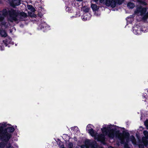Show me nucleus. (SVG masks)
<instances>
[{"label":"nucleus","mask_w":148,"mask_h":148,"mask_svg":"<svg viewBox=\"0 0 148 148\" xmlns=\"http://www.w3.org/2000/svg\"><path fill=\"white\" fill-rule=\"evenodd\" d=\"M3 15L4 16H9L8 21L11 23H13L14 21H16L17 19L16 17L18 15V13L16 12V10L13 8L7 10L5 8L3 9L2 10Z\"/></svg>","instance_id":"1"},{"label":"nucleus","mask_w":148,"mask_h":148,"mask_svg":"<svg viewBox=\"0 0 148 148\" xmlns=\"http://www.w3.org/2000/svg\"><path fill=\"white\" fill-rule=\"evenodd\" d=\"M115 134L116 137H118L120 140L121 144H123L125 143V138L127 142H128L129 140L130 134L129 132L123 131L122 134L120 132L119 130H117L115 132Z\"/></svg>","instance_id":"2"},{"label":"nucleus","mask_w":148,"mask_h":148,"mask_svg":"<svg viewBox=\"0 0 148 148\" xmlns=\"http://www.w3.org/2000/svg\"><path fill=\"white\" fill-rule=\"evenodd\" d=\"M12 137V135L11 134L3 130V127H0V140L7 143Z\"/></svg>","instance_id":"3"},{"label":"nucleus","mask_w":148,"mask_h":148,"mask_svg":"<svg viewBox=\"0 0 148 148\" xmlns=\"http://www.w3.org/2000/svg\"><path fill=\"white\" fill-rule=\"evenodd\" d=\"M147 10V7H143L142 6H137L136 9L134 11V13L135 14L140 13V15L142 16L145 14Z\"/></svg>","instance_id":"4"},{"label":"nucleus","mask_w":148,"mask_h":148,"mask_svg":"<svg viewBox=\"0 0 148 148\" xmlns=\"http://www.w3.org/2000/svg\"><path fill=\"white\" fill-rule=\"evenodd\" d=\"M94 139L97 140L98 141L100 142L103 145H105L106 137L105 135L104 134H101L97 135V134L95 136Z\"/></svg>","instance_id":"5"},{"label":"nucleus","mask_w":148,"mask_h":148,"mask_svg":"<svg viewBox=\"0 0 148 148\" xmlns=\"http://www.w3.org/2000/svg\"><path fill=\"white\" fill-rule=\"evenodd\" d=\"M90 8L88 7H84L83 10L85 12L83 15V18L82 19L86 20L89 19V17L87 16V13L89 12Z\"/></svg>","instance_id":"6"},{"label":"nucleus","mask_w":148,"mask_h":148,"mask_svg":"<svg viewBox=\"0 0 148 148\" xmlns=\"http://www.w3.org/2000/svg\"><path fill=\"white\" fill-rule=\"evenodd\" d=\"M40 27L43 32H45L49 29V26L45 23H42L40 25Z\"/></svg>","instance_id":"7"},{"label":"nucleus","mask_w":148,"mask_h":148,"mask_svg":"<svg viewBox=\"0 0 148 148\" xmlns=\"http://www.w3.org/2000/svg\"><path fill=\"white\" fill-rule=\"evenodd\" d=\"M116 131L113 129H110V130H109V131L108 132L107 134L108 135L109 137L113 138L114 137V135H115V132Z\"/></svg>","instance_id":"8"},{"label":"nucleus","mask_w":148,"mask_h":148,"mask_svg":"<svg viewBox=\"0 0 148 148\" xmlns=\"http://www.w3.org/2000/svg\"><path fill=\"white\" fill-rule=\"evenodd\" d=\"M21 4L20 0H12L10 3V5L13 7L20 5Z\"/></svg>","instance_id":"9"},{"label":"nucleus","mask_w":148,"mask_h":148,"mask_svg":"<svg viewBox=\"0 0 148 148\" xmlns=\"http://www.w3.org/2000/svg\"><path fill=\"white\" fill-rule=\"evenodd\" d=\"M16 12L18 13V15H17V16L16 17V18L17 19V20L16 21H14V22H17V21H18V19L17 17L18 16H21L23 17H24V18H26L28 16L27 14L26 13L24 12H22L19 13L18 12V11H16Z\"/></svg>","instance_id":"10"},{"label":"nucleus","mask_w":148,"mask_h":148,"mask_svg":"<svg viewBox=\"0 0 148 148\" xmlns=\"http://www.w3.org/2000/svg\"><path fill=\"white\" fill-rule=\"evenodd\" d=\"M3 130L6 132H8L9 133H13L15 130L14 128L12 126L7 127L3 129Z\"/></svg>","instance_id":"11"},{"label":"nucleus","mask_w":148,"mask_h":148,"mask_svg":"<svg viewBox=\"0 0 148 148\" xmlns=\"http://www.w3.org/2000/svg\"><path fill=\"white\" fill-rule=\"evenodd\" d=\"M86 130L92 136L95 137L97 134V133H95L94 130L92 128H86Z\"/></svg>","instance_id":"12"},{"label":"nucleus","mask_w":148,"mask_h":148,"mask_svg":"<svg viewBox=\"0 0 148 148\" xmlns=\"http://www.w3.org/2000/svg\"><path fill=\"white\" fill-rule=\"evenodd\" d=\"M90 145L92 148H97L98 145L95 141H94L91 142L89 144Z\"/></svg>","instance_id":"13"},{"label":"nucleus","mask_w":148,"mask_h":148,"mask_svg":"<svg viewBox=\"0 0 148 148\" xmlns=\"http://www.w3.org/2000/svg\"><path fill=\"white\" fill-rule=\"evenodd\" d=\"M148 138L146 137H143L142 138V142L144 144L145 146L147 147L148 145Z\"/></svg>","instance_id":"14"},{"label":"nucleus","mask_w":148,"mask_h":148,"mask_svg":"<svg viewBox=\"0 0 148 148\" xmlns=\"http://www.w3.org/2000/svg\"><path fill=\"white\" fill-rule=\"evenodd\" d=\"M91 7L93 11H96L98 10L99 9V7L97 6L95 4H92Z\"/></svg>","instance_id":"15"},{"label":"nucleus","mask_w":148,"mask_h":148,"mask_svg":"<svg viewBox=\"0 0 148 148\" xmlns=\"http://www.w3.org/2000/svg\"><path fill=\"white\" fill-rule=\"evenodd\" d=\"M0 34L2 37H6L7 36V34L5 30L1 29L0 32Z\"/></svg>","instance_id":"16"},{"label":"nucleus","mask_w":148,"mask_h":148,"mask_svg":"<svg viewBox=\"0 0 148 148\" xmlns=\"http://www.w3.org/2000/svg\"><path fill=\"white\" fill-rule=\"evenodd\" d=\"M110 2V6L112 8H114L116 6V4H117L116 1L115 0H111Z\"/></svg>","instance_id":"17"},{"label":"nucleus","mask_w":148,"mask_h":148,"mask_svg":"<svg viewBox=\"0 0 148 148\" xmlns=\"http://www.w3.org/2000/svg\"><path fill=\"white\" fill-rule=\"evenodd\" d=\"M110 129V127H103L101 128V130L103 133H105L107 134Z\"/></svg>","instance_id":"18"},{"label":"nucleus","mask_w":148,"mask_h":148,"mask_svg":"<svg viewBox=\"0 0 148 148\" xmlns=\"http://www.w3.org/2000/svg\"><path fill=\"white\" fill-rule=\"evenodd\" d=\"M27 8V9L32 12H34L36 11L35 8L31 5H28Z\"/></svg>","instance_id":"19"},{"label":"nucleus","mask_w":148,"mask_h":148,"mask_svg":"<svg viewBox=\"0 0 148 148\" xmlns=\"http://www.w3.org/2000/svg\"><path fill=\"white\" fill-rule=\"evenodd\" d=\"M130 141L132 143L134 144H135L136 143V141L134 136L133 135H132L130 138Z\"/></svg>","instance_id":"20"},{"label":"nucleus","mask_w":148,"mask_h":148,"mask_svg":"<svg viewBox=\"0 0 148 148\" xmlns=\"http://www.w3.org/2000/svg\"><path fill=\"white\" fill-rule=\"evenodd\" d=\"M127 6L131 9L133 8L135 6V4L133 3L129 2L127 3Z\"/></svg>","instance_id":"21"},{"label":"nucleus","mask_w":148,"mask_h":148,"mask_svg":"<svg viewBox=\"0 0 148 148\" xmlns=\"http://www.w3.org/2000/svg\"><path fill=\"white\" fill-rule=\"evenodd\" d=\"M143 16L142 18V20L144 21L146 20L148 18V11L147 13H145V14L143 15Z\"/></svg>","instance_id":"22"},{"label":"nucleus","mask_w":148,"mask_h":148,"mask_svg":"<svg viewBox=\"0 0 148 148\" xmlns=\"http://www.w3.org/2000/svg\"><path fill=\"white\" fill-rule=\"evenodd\" d=\"M9 40H10V39L9 38L8 39H6L5 40H3V42L4 44L6 46H7L8 44L10 43V41H9Z\"/></svg>","instance_id":"23"},{"label":"nucleus","mask_w":148,"mask_h":148,"mask_svg":"<svg viewBox=\"0 0 148 148\" xmlns=\"http://www.w3.org/2000/svg\"><path fill=\"white\" fill-rule=\"evenodd\" d=\"M139 2L140 4L143 5H147V3L145 2L144 0H139L138 1Z\"/></svg>","instance_id":"24"},{"label":"nucleus","mask_w":148,"mask_h":148,"mask_svg":"<svg viewBox=\"0 0 148 148\" xmlns=\"http://www.w3.org/2000/svg\"><path fill=\"white\" fill-rule=\"evenodd\" d=\"M116 4L119 5L121 4L124 2V0H115Z\"/></svg>","instance_id":"25"},{"label":"nucleus","mask_w":148,"mask_h":148,"mask_svg":"<svg viewBox=\"0 0 148 148\" xmlns=\"http://www.w3.org/2000/svg\"><path fill=\"white\" fill-rule=\"evenodd\" d=\"M111 0H106L105 4L107 6H110Z\"/></svg>","instance_id":"26"},{"label":"nucleus","mask_w":148,"mask_h":148,"mask_svg":"<svg viewBox=\"0 0 148 148\" xmlns=\"http://www.w3.org/2000/svg\"><path fill=\"white\" fill-rule=\"evenodd\" d=\"M145 126L147 129H148V119H146L144 122Z\"/></svg>","instance_id":"27"},{"label":"nucleus","mask_w":148,"mask_h":148,"mask_svg":"<svg viewBox=\"0 0 148 148\" xmlns=\"http://www.w3.org/2000/svg\"><path fill=\"white\" fill-rule=\"evenodd\" d=\"M143 134L145 136L144 137L148 138V132L147 131H144L143 132Z\"/></svg>","instance_id":"28"},{"label":"nucleus","mask_w":148,"mask_h":148,"mask_svg":"<svg viewBox=\"0 0 148 148\" xmlns=\"http://www.w3.org/2000/svg\"><path fill=\"white\" fill-rule=\"evenodd\" d=\"M135 28H134V29H133V32L135 34H137L138 33V30H137V29H135Z\"/></svg>","instance_id":"29"},{"label":"nucleus","mask_w":148,"mask_h":148,"mask_svg":"<svg viewBox=\"0 0 148 148\" xmlns=\"http://www.w3.org/2000/svg\"><path fill=\"white\" fill-rule=\"evenodd\" d=\"M124 148H130L127 143H125L124 144Z\"/></svg>","instance_id":"30"},{"label":"nucleus","mask_w":148,"mask_h":148,"mask_svg":"<svg viewBox=\"0 0 148 148\" xmlns=\"http://www.w3.org/2000/svg\"><path fill=\"white\" fill-rule=\"evenodd\" d=\"M138 146L139 148H144V146H145V145L143 143V144H140L138 145Z\"/></svg>","instance_id":"31"},{"label":"nucleus","mask_w":148,"mask_h":148,"mask_svg":"<svg viewBox=\"0 0 148 148\" xmlns=\"http://www.w3.org/2000/svg\"><path fill=\"white\" fill-rule=\"evenodd\" d=\"M1 125H2L0 127H3H3H6L7 126V125L6 124V123H2Z\"/></svg>","instance_id":"32"},{"label":"nucleus","mask_w":148,"mask_h":148,"mask_svg":"<svg viewBox=\"0 0 148 148\" xmlns=\"http://www.w3.org/2000/svg\"><path fill=\"white\" fill-rule=\"evenodd\" d=\"M73 144L72 143H70L69 145L68 146L69 148H73Z\"/></svg>","instance_id":"33"},{"label":"nucleus","mask_w":148,"mask_h":148,"mask_svg":"<svg viewBox=\"0 0 148 148\" xmlns=\"http://www.w3.org/2000/svg\"><path fill=\"white\" fill-rule=\"evenodd\" d=\"M4 18V16H0V21L1 22L2 21H3Z\"/></svg>","instance_id":"34"},{"label":"nucleus","mask_w":148,"mask_h":148,"mask_svg":"<svg viewBox=\"0 0 148 148\" xmlns=\"http://www.w3.org/2000/svg\"><path fill=\"white\" fill-rule=\"evenodd\" d=\"M1 22V25L2 26H4L6 23V22L5 21H2Z\"/></svg>","instance_id":"35"},{"label":"nucleus","mask_w":148,"mask_h":148,"mask_svg":"<svg viewBox=\"0 0 148 148\" xmlns=\"http://www.w3.org/2000/svg\"><path fill=\"white\" fill-rule=\"evenodd\" d=\"M9 24L7 23V22H6V23L5 25H4V26L5 27V28H7L8 27V25Z\"/></svg>","instance_id":"36"},{"label":"nucleus","mask_w":148,"mask_h":148,"mask_svg":"<svg viewBox=\"0 0 148 148\" xmlns=\"http://www.w3.org/2000/svg\"><path fill=\"white\" fill-rule=\"evenodd\" d=\"M28 15L29 16H30L31 17H32V12H28Z\"/></svg>","instance_id":"37"},{"label":"nucleus","mask_w":148,"mask_h":148,"mask_svg":"<svg viewBox=\"0 0 148 148\" xmlns=\"http://www.w3.org/2000/svg\"><path fill=\"white\" fill-rule=\"evenodd\" d=\"M70 8L69 7H66V11H69V10H70Z\"/></svg>","instance_id":"38"},{"label":"nucleus","mask_w":148,"mask_h":148,"mask_svg":"<svg viewBox=\"0 0 148 148\" xmlns=\"http://www.w3.org/2000/svg\"><path fill=\"white\" fill-rule=\"evenodd\" d=\"M91 125L90 124H89L87 125L86 128H91Z\"/></svg>","instance_id":"39"},{"label":"nucleus","mask_w":148,"mask_h":148,"mask_svg":"<svg viewBox=\"0 0 148 148\" xmlns=\"http://www.w3.org/2000/svg\"><path fill=\"white\" fill-rule=\"evenodd\" d=\"M133 15H130L129 16H128L127 17V18H133Z\"/></svg>","instance_id":"40"},{"label":"nucleus","mask_w":148,"mask_h":148,"mask_svg":"<svg viewBox=\"0 0 148 148\" xmlns=\"http://www.w3.org/2000/svg\"><path fill=\"white\" fill-rule=\"evenodd\" d=\"M7 1H8L10 5V3L12 1V0H7Z\"/></svg>","instance_id":"41"},{"label":"nucleus","mask_w":148,"mask_h":148,"mask_svg":"<svg viewBox=\"0 0 148 148\" xmlns=\"http://www.w3.org/2000/svg\"><path fill=\"white\" fill-rule=\"evenodd\" d=\"M104 0H99L100 2L101 3H102L104 1Z\"/></svg>","instance_id":"42"},{"label":"nucleus","mask_w":148,"mask_h":148,"mask_svg":"<svg viewBox=\"0 0 148 148\" xmlns=\"http://www.w3.org/2000/svg\"><path fill=\"white\" fill-rule=\"evenodd\" d=\"M93 1H94L95 2H97L98 1V0H93Z\"/></svg>","instance_id":"43"},{"label":"nucleus","mask_w":148,"mask_h":148,"mask_svg":"<svg viewBox=\"0 0 148 148\" xmlns=\"http://www.w3.org/2000/svg\"><path fill=\"white\" fill-rule=\"evenodd\" d=\"M2 3V0H0V4H1Z\"/></svg>","instance_id":"44"},{"label":"nucleus","mask_w":148,"mask_h":148,"mask_svg":"<svg viewBox=\"0 0 148 148\" xmlns=\"http://www.w3.org/2000/svg\"><path fill=\"white\" fill-rule=\"evenodd\" d=\"M76 0L78 1H82V0Z\"/></svg>","instance_id":"45"},{"label":"nucleus","mask_w":148,"mask_h":148,"mask_svg":"<svg viewBox=\"0 0 148 148\" xmlns=\"http://www.w3.org/2000/svg\"><path fill=\"white\" fill-rule=\"evenodd\" d=\"M8 126H11V124H8Z\"/></svg>","instance_id":"46"},{"label":"nucleus","mask_w":148,"mask_h":148,"mask_svg":"<svg viewBox=\"0 0 148 148\" xmlns=\"http://www.w3.org/2000/svg\"><path fill=\"white\" fill-rule=\"evenodd\" d=\"M3 143H0V145H2V144H3Z\"/></svg>","instance_id":"47"},{"label":"nucleus","mask_w":148,"mask_h":148,"mask_svg":"<svg viewBox=\"0 0 148 148\" xmlns=\"http://www.w3.org/2000/svg\"><path fill=\"white\" fill-rule=\"evenodd\" d=\"M89 15H90V14L89 13Z\"/></svg>","instance_id":"48"},{"label":"nucleus","mask_w":148,"mask_h":148,"mask_svg":"<svg viewBox=\"0 0 148 148\" xmlns=\"http://www.w3.org/2000/svg\"><path fill=\"white\" fill-rule=\"evenodd\" d=\"M113 148H114L113 147Z\"/></svg>","instance_id":"49"}]
</instances>
